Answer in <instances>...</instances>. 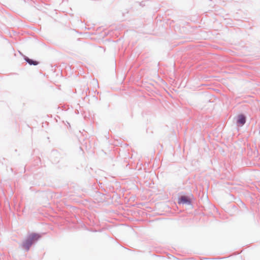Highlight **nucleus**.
Listing matches in <instances>:
<instances>
[{
    "label": "nucleus",
    "mask_w": 260,
    "mask_h": 260,
    "mask_svg": "<svg viewBox=\"0 0 260 260\" xmlns=\"http://www.w3.org/2000/svg\"><path fill=\"white\" fill-rule=\"evenodd\" d=\"M32 244V241L28 238L23 244V247L28 250Z\"/></svg>",
    "instance_id": "nucleus-1"
},
{
    "label": "nucleus",
    "mask_w": 260,
    "mask_h": 260,
    "mask_svg": "<svg viewBox=\"0 0 260 260\" xmlns=\"http://www.w3.org/2000/svg\"><path fill=\"white\" fill-rule=\"evenodd\" d=\"M179 203L189 204L190 203V201H189L188 198L187 197L182 196L180 198V200H179Z\"/></svg>",
    "instance_id": "nucleus-2"
},
{
    "label": "nucleus",
    "mask_w": 260,
    "mask_h": 260,
    "mask_svg": "<svg viewBox=\"0 0 260 260\" xmlns=\"http://www.w3.org/2000/svg\"><path fill=\"white\" fill-rule=\"evenodd\" d=\"M40 238V236L37 234H32L30 235L28 238L32 241V243L34 241L37 240Z\"/></svg>",
    "instance_id": "nucleus-3"
},
{
    "label": "nucleus",
    "mask_w": 260,
    "mask_h": 260,
    "mask_svg": "<svg viewBox=\"0 0 260 260\" xmlns=\"http://www.w3.org/2000/svg\"><path fill=\"white\" fill-rule=\"evenodd\" d=\"M237 122L241 125H243L245 123V117L243 115H239Z\"/></svg>",
    "instance_id": "nucleus-4"
},
{
    "label": "nucleus",
    "mask_w": 260,
    "mask_h": 260,
    "mask_svg": "<svg viewBox=\"0 0 260 260\" xmlns=\"http://www.w3.org/2000/svg\"><path fill=\"white\" fill-rule=\"evenodd\" d=\"M25 60L30 65H37L38 64V62L36 61H34L27 57L25 58Z\"/></svg>",
    "instance_id": "nucleus-5"
}]
</instances>
